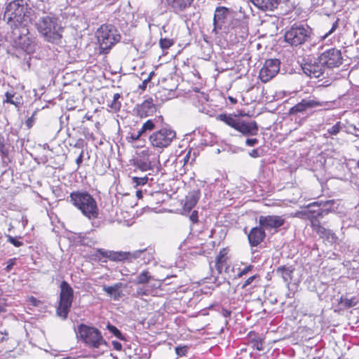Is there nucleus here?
Listing matches in <instances>:
<instances>
[{
    "label": "nucleus",
    "mask_w": 359,
    "mask_h": 359,
    "mask_svg": "<svg viewBox=\"0 0 359 359\" xmlns=\"http://www.w3.org/2000/svg\"><path fill=\"white\" fill-rule=\"evenodd\" d=\"M31 8L24 0H15L10 2L6 7L3 20L13 29L27 25L30 21Z\"/></svg>",
    "instance_id": "obj_1"
},
{
    "label": "nucleus",
    "mask_w": 359,
    "mask_h": 359,
    "mask_svg": "<svg viewBox=\"0 0 359 359\" xmlns=\"http://www.w3.org/2000/svg\"><path fill=\"white\" fill-rule=\"evenodd\" d=\"M36 27L48 42L58 43L62 37L63 27L58 18L55 17L46 15L40 18L36 23Z\"/></svg>",
    "instance_id": "obj_2"
},
{
    "label": "nucleus",
    "mask_w": 359,
    "mask_h": 359,
    "mask_svg": "<svg viewBox=\"0 0 359 359\" xmlns=\"http://www.w3.org/2000/svg\"><path fill=\"white\" fill-rule=\"evenodd\" d=\"M70 202L88 219L98 216V208L95 198L87 191H74L69 196Z\"/></svg>",
    "instance_id": "obj_3"
},
{
    "label": "nucleus",
    "mask_w": 359,
    "mask_h": 359,
    "mask_svg": "<svg viewBox=\"0 0 359 359\" xmlns=\"http://www.w3.org/2000/svg\"><path fill=\"white\" fill-rule=\"evenodd\" d=\"M13 46L22 50L28 54L35 50V38L30 34L27 25L14 27L10 36Z\"/></svg>",
    "instance_id": "obj_4"
},
{
    "label": "nucleus",
    "mask_w": 359,
    "mask_h": 359,
    "mask_svg": "<svg viewBox=\"0 0 359 359\" xmlns=\"http://www.w3.org/2000/svg\"><path fill=\"white\" fill-rule=\"evenodd\" d=\"M330 106V102L320 100L314 95L303 98L289 109V115L295 117H302V121H305L311 114V110L318 107L325 109Z\"/></svg>",
    "instance_id": "obj_5"
},
{
    "label": "nucleus",
    "mask_w": 359,
    "mask_h": 359,
    "mask_svg": "<svg viewBox=\"0 0 359 359\" xmlns=\"http://www.w3.org/2000/svg\"><path fill=\"white\" fill-rule=\"evenodd\" d=\"M217 119L223 121L229 126L234 128L243 136L250 137L258 134L259 126L255 121H245L231 114H221L217 116Z\"/></svg>",
    "instance_id": "obj_6"
},
{
    "label": "nucleus",
    "mask_w": 359,
    "mask_h": 359,
    "mask_svg": "<svg viewBox=\"0 0 359 359\" xmlns=\"http://www.w3.org/2000/svg\"><path fill=\"white\" fill-rule=\"evenodd\" d=\"M100 52L107 53L121 40L118 30L112 25H103L97 31Z\"/></svg>",
    "instance_id": "obj_7"
},
{
    "label": "nucleus",
    "mask_w": 359,
    "mask_h": 359,
    "mask_svg": "<svg viewBox=\"0 0 359 359\" xmlns=\"http://www.w3.org/2000/svg\"><path fill=\"white\" fill-rule=\"evenodd\" d=\"M78 334L81 341L90 348L108 347V344L103 338L101 332L94 327L81 324L78 327Z\"/></svg>",
    "instance_id": "obj_8"
},
{
    "label": "nucleus",
    "mask_w": 359,
    "mask_h": 359,
    "mask_svg": "<svg viewBox=\"0 0 359 359\" xmlns=\"http://www.w3.org/2000/svg\"><path fill=\"white\" fill-rule=\"evenodd\" d=\"M175 139L176 132L168 125L156 129L149 137L151 145L158 151L168 147Z\"/></svg>",
    "instance_id": "obj_9"
},
{
    "label": "nucleus",
    "mask_w": 359,
    "mask_h": 359,
    "mask_svg": "<svg viewBox=\"0 0 359 359\" xmlns=\"http://www.w3.org/2000/svg\"><path fill=\"white\" fill-rule=\"evenodd\" d=\"M59 304L56 309V314L62 320L67 318L74 299V290L65 280L60 283Z\"/></svg>",
    "instance_id": "obj_10"
},
{
    "label": "nucleus",
    "mask_w": 359,
    "mask_h": 359,
    "mask_svg": "<svg viewBox=\"0 0 359 359\" xmlns=\"http://www.w3.org/2000/svg\"><path fill=\"white\" fill-rule=\"evenodd\" d=\"M241 9V8L239 13H233L224 30L232 32L238 37L245 39L248 34V18Z\"/></svg>",
    "instance_id": "obj_11"
},
{
    "label": "nucleus",
    "mask_w": 359,
    "mask_h": 359,
    "mask_svg": "<svg viewBox=\"0 0 359 359\" xmlns=\"http://www.w3.org/2000/svg\"><path fill=\"white\" fill-rule=\"evenodd\" d=\"M311 34V29L309 27L294 25L285 32L284 38L290 46H298L309 41Z\"/></svg>",
    "instance_id": "obj_12"
},
{
    "label": "nucleus",
    "mask_w": 359,
    "mask_h": 359,
    "mask_svg": "<svg viewBox=\"0 0 359 359\" xmlns=\"http://www.w3.org/2000/svg\"><path fill=\"white\" fill-rule=\"evenodd\" d=\"M133 165L135 167V172H137V170L142 172L151 171L153 174V172H158L159 170L158 167L156 165L155 160L151 158V154L147 150L141 151L133 159Z\"/></svg>",
    "instance_id": "obj_13"
},
{
    "label": "nucleus",
    "mask_w": 359,
    "mask_h": 359,
    "mask_svg": "<svg viewBox=\"0 0 359 359\" xmlns=\"http://www.w3.org/2000/svg\"><path fill=\"white\" fill-rule=\"evenodd\" d=\"M318 60L321 62L325 67L329 69L339 67L343 63L341 50L335 48H330L322 53L318 57Z\"/></svg>",
    "instance_id": "obj_14"
},
{
    "label": "nucleus",
    "mask_w": 359,
    "mask_h": 359,
    "mask_svg": "<svg viewBox=\"0 0 359 359\" xmlns=\"http://www.w3.org/2000/svg\"><path fill=\"white\" fill-rule=\"evenodd\" d=\"M280 62L278 59L266 60L259 71V78L264 83L272 79L280 71Z\"/></svg>",
    "instance_id": "obj_15"
},
{
    "label": "nucleus",
    "mask_w": 359,
    "mask_h": 359,
    "mask_svg": "<svg viewBox=\"0 0 359 359\" xmlns=\"http://www.w3.org/2000/svg\"><path fill=\"white\" fill-rule=\"evenodd\" d=\"M233 13H231L229 9L225 7H218L216 8L214 18L213 25L214 28L212 32H217V29H224L226 25H227L231 15Z\"/></svg>",
    "instance_id": "obj_16"
},
{
    "label": "nucleus",
    "mask_w": 359,
    "mask_h": 359,
    "mask_svg": "<svg viewBox=\"0 0 359 359\" xmlns=\"http://www.w3.org/2000/svg\"><path fill=\"white\" fill-rule=\"evenodd\" d=\"M285 222V219L283 216L273 215L266 216L262 215L259 217V224L266 231L277 229L282 226Z\"/></svg>",
    "instance_id": "obj_17"
},
{
    "label": "nucleus",
    "mask_w": 359,
    "mask_h": 359,
    "mask_svg": "<svg viewBox=\"0 0 359 359\" xmlns=\"http://www.w3.org/2000/svg\"><path fill=\"white\" fill-rule=\"evenodd\" d=\"M302 69L305 74L310 78L318 79L323 76L325 71V66L318 60L313 62H306L302 65Z\"/></svg>",
    "instance_id": "obj_18"
},
{
    "label": "nucleus",
    "mask_w": 359,
    "mask_h": 359,
    "mask_svg": "<svg viewBox=\"0 0 359 359\" xmlns=\"http://www.w3.org/2000/svg\"><path fill=\"white\" fill-rule=\"evenodd\" d=\"M137 115L141 118L151 116L156 111V106L154 104L153 99L145 100L142 104L136 106Z\"/></svg>",
    "instance_id": "obj_19"
},
{
    "label": "nucleus",
    "mask_w": 359,
    "mask_h": 359,
    "mask_svg": "<svg viewBox=\"0 0 359 359\" xmlns=\"http://www.w3.org/2000/svg\"><path fill=\"white\" fill-rule=\"evenodd\" d=\"M266 236L265 230L260 225L253 227L248 235L249 243L251 246L256 247L260 244Z\"/></svg>",
    "instance_id": "obj_20"
},
{
    "label": "nucleus",
    "mask_w": 359,
    "mask_h": 359,
    "mask_svg": "<svg viewBox=\"0 0 359 359\" xmlns=\"http://www.w3.org/2000/svg\"><path fill=\"white\" fill-rule=\"evenodd\" d=\"M126 285L123 283L118 282L113 285H103L102 290L105 292L113 300L118 301L123 297V293L121 288L126 287Z\"/></svg>",
    "instance_id": "obj_21"
},
{
    "label": "nucleus",
    "mask_w": 359,
    "mask_h": 359,
    "mask_svg": "<svg viewBox=\"0 0 359 359\" xmlns=\"http://www.w3.org/2000/svg\"><path fill=\"white\" fill-rule=\"evenodd\" d=\"M97 252L103 257L108 258L111 261L119 262L130 259V252L107 251L102 248L97 249Z\"/></svg>",
    "instance_id": "obj_22"
},
{
    "label": "nucleus",
    "mask_w": 359,
    "mask_h": 359,
    "mask_svg": "<svg viewBox=\"0 0 359 359\" xmlns=\"http://www.w3.org/2000/svg\"><path fill=\"white\" fill-rule=\"evenodd\" d=\"M200 191L194 190L188 194L185 198V201L183 205V211L184 213H189L193 208L197 204L200 198Z\"/></svg>",
    "instance_id": "obj_23"
},
{
    "label": "nucleus",
    "mask_w": 359,
    "mask_h": 359,
    "mask_svg": "<svg viewBox=\"0 0 359 359\" xmlns=\"http://www.w3.org/2000/svg\"><path fill=\"white\" fill-rule=\"evenodd\" d=\"M313 231H315L320 238L326 239L328 242H335L337 237L335 233L330 229H327L323 226L320 222L317 224H313L311 226Z\"/></svg>",
    "instance_id": "obj_24"
},
{
    "label": "nucleus",
    "mask_w": 359,
    "mask_h": 359,
    "mask_svg": "<svg viewBox=\"0 0 359 359\" xmlns=\"http://www.w3.org/2000/svg\"><path fill=\"white\" fill-rule=\"evenodd\" d=\"M194 0H166L169 8L174 13H179L189 8Z\"/></svg>",
    "instance_id": "obj_25"
},
{
    "label": "nucleus",
    "mask_w": 359,
    "mask_h": 359,
    "mask_svg": "<svg viewBox=\"0 0 359 359\" xmlns=\"http://www.w3.org/2000/svg\"><path fill=\"white\" fill-rule=\"evenodd\" d=\"M154 250L152 248H145L143 250H135L130 252V259L140 258L144 264H149L154 259Z\"/></svg>",
    "instance_id": "obj_26"
},
{
    "label": "nucleus",
    "mask_w": 359,
    "mask_h": 359,
    "mask_svg": "<svg viewBox=\"0 0 359 359\" xmlns=\"http://www.w3.org/2000/svg\"><path fill=\"white\" fill-rule=\"evenodd\" d=\"M259 9L268 11L277 8L280 0H250Z\"/></svg>",
    "instance_id": "obj_27"
},
{
    "label": "nucleus",
    "mask_w": 359,
    "mask_h": 359,
    "mask_svg": "<svg viewBox=\"0 0 359 359\" xmlns=\"http://www.w3.org/2000/svg\"><path fill=\"white\" fill-rule=\"evenodd\" d=\"M294 269L292 266H280L278 267L275 273L278 276H280L283 278V282L287 285H289L292 279V273Z\"/></svg>",
    "instance_id": "obj_28"
},
{
    "label": "nucleus",
    "mask_w": 359,
    "mask_h": 359,
    "mask_svg": "<svg viewBox=\"0 0 359 359\" xmlns=\"http://www.w3.org/2000/svg\"><path fill=\"white\" fill-rule=\"evenodd\" d=\"M248 343L253 349L264 350V339L257 333L250 332L248 337Z\"/></svg>",
    "instance_id": "obj_29"
},
{
    "label": "nucleus",
    "mask_w": 359,
    "mask_h": 359,
    "mask_svg": "<svg viewBox=\"0 0 359 359\" xmlns=\"http://www.w3.org/2000/svg\"><path fill=\"white\" fill-rule=\"evenodd\" d=\"M308 212L310 215V222L311 226L313 224H317L319 222L318 218L323 217L320 213V208L318 206V201H315L313 203H309L307 205Z\"/></svg>",
    "instance_id": "obj_30"
},
{
    "label": "nucleus",
    "mask_w": 359,
    "mask_h": 359,
    "mask_svg": "<svg viewBox=\"0 0 359 359\" xmlns=\"http://www.w3.org/2000/svg\"><path fill=\"white\" fill-rule=\"evenodd\" d=\"M6 100L4 102L13 104L16 107H20L23 104L22 96L15 93L6 92L5 93Z\"/></svg>",
    "instance_id": "obj_31"
},
{
    "label": "nucleus",
    "mask_w": 359,
    "mask_h": 359,
    "mask_svg": "<svg viewBox=\"0 0 359 359\" xmlns=\"http://www.w3.org/2000/svg\"><path fill=\"white\" fill-rule=\"evenodd\" d=\"M318 206L320 208V213L323 217L334 210V205L336 203L334 200H320Z\"/></svg>",
    "instance_id": "obj_32"
},
{
    "label": "nucleus",
    "mask_w": 359,
    "mask_h": 359,
    "mask_svg": "<svg viewBox=\"0 0 359 359\" xmlns=\"http://www.w3.org/2000/svg\"><path fill=\"white\" fill-rule=\"evenodd\" d=\"M344 128L345 126L343 123H341L340 121H337L334 125L327 130V134L325 135L326 137H332L333 136H335L340 132L343 131Z\"/></svg>",
    "instance_id": "obj_33"
},
{
    "label": "nucleus",
    "mask_w": 359,
    "mask_h": 359,
    "mask_svg": "<svg viewBox=\"0 0 359 359\" xmlns=\"http://www.w3.org/2000/svg\"><path fill=\"white\" fill-rule=\"evenodd\" d=\"M153 277L150 275L148 271H143L134 279L133 283L135 284L143 285L149 283Z\"/></svg>",
    "instance_id": "obj_34"
},
{
    "label": "nucleus",
    "mask_w": 359,
    "mask_h": 359,
    "mask_svg": "<svg viewBox=\"0 0 359 359\" xmlns=\"http://www.w3.org/2000/svg\"><path fill=\"white\" fill-rule=\"evenodd\" d=\"M153 175L151 172H149L148 175L141 177H133L132 182L135 184V187L142 186L146 184L149 180L153 181V178H149V176Z\"/></svg>",
    "instance_id": "obj_35"
},
{
    "label": "nucleus",
    "mask_w": 359,
    "mask_h": 359,
    "mask_svg": "<svg viewBox=\"0 0 359 359\" xmlns=\"http://www.w3.org/2000/svg\"><path fill=\"white\" fill-rule=\"evenodd\" d=\"M154 129H157L156 128V123L154 120L149 119L142 126V128L140 129V133H142V135L145 134L147 131H151Z\"/></svg>",
    "instance_id": "obj_36"
},
{
    "label": "nucleus",
    "mask_w": 359,
    "mask_h": 359,
    "mask_svg": "<svg viewBox=\"0 0 359 359\" xmlns=\"http://www.w3.org/2000/svg\"><path fill=\"white\" fill-rule=\"evenodd\" d=\"M226 257L224 255L219 253V255L216 258L215 262V267L219 273H221L224 267V264L226 263Z\"/></svg>",
    "instance_id": "obj_37"
},
{
    "label": "nucleus",
    "mask_w": 359,
    "mask_h": 359,
    "mask_svg": "<svg viewBox=\"0 0 359 359\" xmlns=\"http://www.w3.org/2000/svg\"><path fill=\"white\" fill-rule=\"evenodd\" d=\"M107 329L118 339H119L121 340L125 339V337L123 335V334L121 333V332L114 325H112L109 323L107 325Z\"/></svg>",
    "instance_id": "obj_38"
},
{
    "label": "nucleus",
    "mask_w": 359,
    "mask_h": 359,
    "mask_svg": "<svg viewBox=\"0 0 359 359\" xmlns=\"http://www.w3.org/2000/svg\"><path fill=\"white\" fill-rule=\"evenodd\" d=\"M341 303L343 304L345 307L351 308V307L356 306V304H358V301L355 297H353L351 299H347V298L343 299L341 297Z\"/></svg>",
    "instance_id": "obj_39"
},
{
    "label": "nucleus",
    "mask_w": 359,
    "mask_h": 359,
    "mask_svg": "<svg viewBox=\"0 0 359 359\" xmlns=\"http://www.w3.org/2000/svg\"><path fill=\"white\" fill-rule=\"evenodd\" d=\"M173 43L172 39L167 38L161 39L159 41L160 46L163 50L169 48Z\"/></svg>",
    "instance_id": "obj_40"
},
{
    "label": "nucleus",
    "mask_w": 359,
    "mask_h": 359,
    "mask_svg": "<svg viewBox=\"0 0 359 359\" xmlns=\"http://www.w3.org/2000/svg\"><path fill=\"white\" fill-rule=\"evenodd\" d=\"M7 241L15 247L19 248L23 245V243L18 241L16 238L11 236V235L6 234Z\"/></svg>",
    "instance_id": "obj_41"
},
{
    "label": "nucleus",
    "mask_w": 359,
    "mask_h": 359,
    "mask_svg": "<svg viewBox=\"0 0 359 359\" xmlns=\"http://www.w3.org/2000/svg\"><path fill=\"white\" fill-rule=\"evenodd\" d=\"M339 19L337 18L334 22H333L332 25V27L331 29L327 32L325 34V35L323 36H322V39L324 40L325 39H326L327 37H328L330 35H331L332 33H334L336 29L338 28L339 27Z\"/></svg>",
    "instance_id": "obj_42"
},
{
    "label": "nucleus",
    "mask_w": 359,
    "mask_h": 359,
    "mask_svg": "<svg viewBox=\"0 0 359 359\" xmlns=\"http://www.w3.org/2000/svg\"><path fill=\"white\" fill-rule=\"evenodd\" d=\"M120 98L118 93H115L113 96V102L111 104V107L114 109H119L121 107V103L118 101Z\"/></svg>",
    "instance_id": "obj_43"
},
{
    "label": "nucleus",
    "mask_w": 359,
    "mask_h": 359,
    "mask_svg": "<svg viewBox=\"0 0 359 359\" xmlns=\"http://www.w3.org/2000/svg\"><path fill=\"white\" fill-rule=\"evenodd\" d=\"M0 153L4 156L8 155V149L6 148L4 139L1 135H0Z\"/></svg>",
    "instance_id": "obj_44"
},
{
    "label": "nucleus",
    "mask_w": 359,
    "mask_h": 359,
    "mask_svg": "<svg viewBox=\"0 0 359 359\" xmlns=\"http://www.w3.org/2000/svg\"><path fill=\"white\" fill-rule=\"evenodd\" d=\"M254 266L252 265H248L245 266L244 269H241L240 272L238 273L237 276L238 278H241L243 276L248 273L250 271H251L253 269Z\"/></svg>",
    "instance_id": "obj_45"
},
{
    "label": "nucleus",
    "mask_w": 359,
    "mask_h": 359,
    "mask_svg": "<svg viewBox=\"0 0 359 359\" xmlns=\"http://www.w3.org/2000/svg\"><path fill=\"white\" fill-rule=\"evenodd\" d=\"M71 147H74V148L81 149H83L84 145V140L82 138H79L74 143H69Z\"/></svg>",
    "instance_id": "obj_46"
},
{
    "label": "nucleus",
    "mask_w": 359,
    "mask_h": 359,
    "mask_svg": "<svg viewBox=\"0 0 359 359\" xmlns=\"http://www.w3.org/2000/svg\"><path fill=\"white\" fill-rule=\"evenodd\" d=\"M188 348L187 346H177L175 348V352L179 356L185 355L187 352Z\"/></svg>",
    "instance_id": "obj_47"
},
{
    "label": "nucleus",
    "mask_w": 359,
    "mask_h": 359,
    "mask_svg": "<svg viewBox=\"0 0 359 359\" xmlns=\"http://www.w3.org/2000/svg\"><path fill=\"white\" fill-rule=\"evenodd\" d=\"M310 215H309L307 208L304 210H302V211H300V212H298L296 213L297 217H298L299 218H302V219H307L309 220H310Z\"/></svg>",
    "instance_id": "obj_48"
},
{
    "label": "nucleus",
    "mask_w": 359,
    "mask_h": 359,
    "mask_svg": "<svg viewBox=\"0 0 359 359\" xmlns=\"http://www.w3.org/2000/svg\"><path fill=\"white\" fill-rule=\"evenodd\" d=\"M259 276L257 275H254L250 277H249L243 284L241 288L245 289L247 286L250 285L256 278H257Z\"/></svg>",
    "instance_id": "obj_49"
},
{
    "label": "nucleus",
    "mask_w": 359,
    "mask_h": 359,
    "mask_svg": "<svg viewBox=\"0 0 359 359\" xmlns=\"http://www.w3.org/2000/svg\"><path fill=\"white\" fill-rule=\"evenodd\" d=\"M259 143V140L257 138H247L245 140V144L248 147H254Z\"/></svg>",
    "instance_id": "obj_50"
},
{
    "label": "nucleus",
    "mask_w": 359,
    "mask_h": 359,
    "mask_svg": "<svg viewBox=\"0 0 359 359\" xmlns=\"http://www.w3.org/2000/svg\"><path fill=\"white\" fill-rule=\"evenodd\" d=\"M189 219L192 223H197L198 222V214L197 210L192 211L191 214L189 216Z\"/></svg>",
    "instance_id": "obj_51"
},
{
    "label": "nucleus",
    "mask_w": 359,
    "mask_h": 359,
    "mask_svg": "<svg viewBox=\"0 0 359 359\" xmlns=\"http://www.w3.org/2000/svg\"><path fill=\"white\" fill-rule=\"evenodd\" d=\"M15 260H16V259L13 258V259H10L8 261V264L5 268V270L6 272L11 271V270L13 269V266L15 264Z\"/></svg>",
    "instance_id": "obj_52"
},
{
    "label": "nucleus",
    "mask_w": 359,
    "mask_h": 359,
    "mask_svg": "<svg viewBox=\"0 0 359 359\" xmlns=\"http://www.w3.org/2000/svg\"><path fill=\"white\" fill-rule=\"evenodd\" d=\"M83 150L82 149L79 155V156L77 157V158L76 159V163L77 165V168L76 169H79V167L81 166L82 162H83Z\"/></svg>",
    "instance_id": "obj_53"
},
{
    "label": "nucleus",
    "mask_w": 359,
    "mask_h": 359,
    "mask_svg": "<svg viewBox=\"0 0 359 359\" xmlns=\"http://www.w3.org/2000/svg\"><path fill=\"white\" fill-rule=\"evenodd\" d=\"M142 135V133H140L139 130L137 133H131L130 138L132 139L133 140H140Z\"/></svg>",
    "instance_id": "obj_54"
},
{
    "label": "nucleus",
    "mask_w": 359,
    "mask_h": 359,
    "mask_svg": "<svg viewBox=\"0 0 359 359\" xmlns=\"http://www.w3.org/2000/svg\"><path fill=\"white\" fill-rule=\"evenodd\" d=\"M249 155L252 158H258L261 156L259 151V149H252L251 151L249 152Z\"/></svg>",
    "instance_id": "obj_55"
},
{
    "label": "nucleus",
    "mask_w": 359,
    "mask_h": 359,
    "mask_svg": "<svg viewBox=\"0 0 359 359\" xmlns=\"http://www.w3.org/2000/svg\"><path fill=\"white\" fill-rule=\"evenodd\" d=\"M113 348L116 351H121L122 349V345L117 341H113L111 342Z\"/></svg>",
    "instance_id": "obj_56"
},
{
    "label": "nucleus",
    "mask_w": 359,
    "mask_h": 359,
    "mask_svg": "<svg viewBox=\"0 0 359 359\" xmlns=\"http://www.w3.org/2000/svg\"><path fill=\"white\" fill-rule=\"evenodd\" d=\"M221 313L224 318H229L231 316V311L226 309L222 308Z\"/></svg>",
    "instance_id": "obj_57"
},
{
    "label": "nucleus",
    "mask_w": 359,
    "mask_h": 359,
    "mask_svg": "<svg viewBox=\"0 0 359 359\" xmlns=\"http://www.w3.org/2000/svg\"><path fill=\"white\" fill-rule=\"evenodd\" d=\"M150 81V77H148L147 79L144 80L142 83L139 86V88L142 90H144L147 88L148 82Z\"/></svg>",
    "instance_id": "obj_58"
},
{
    "label": "nucleus",
    "mask_w": 359,
    "mask_h": 359,
    "mask_svg": "<svg viewBox=\"0 0 359 359\" xmlns=\"http://www.w3.org/2000/svg\"><path fill=\"white\" fill-rule=\"evenodd\" d=\"M6 304L5 302H0V313H5L6 310Z\"/></svg>",
    "instance_id": "obj_59"
},
{
    "label": "nucleus",
    "mask_w": 359,
    "mask_h": 359,
    "mask_svg": "<svg viewBox=\"0 0 359 359\" xmlns=\"http://www.w3.org/2000/svg\"><path fill=\"white\" fill-rule=\"evenodd\" d=\"M190 157H191V151H189L188 153L185 155V156L184 158V164H186L189 162Z\"/></svg>",
    "instance_id": "obj_60"
},
{
    "label": "nucleus",
    "mask_w": 359,
    "mask_h": 359,
    "mask_svg": "<svg viewBox=\"0 0 359 359\" xmlns=\"http://www.w3.org/2000/svg\"><path fill=\"white\" fill-rule=\"evenodd\" d=\"M147 293L142 288H140L137 290V295L141 296V295H146Z\"/></svg>",
    "instance_id": "obj_61"
},
{
    "label": "nucleus",
    "mask_w": 359,
    "mask_h": 359,
    "mask_svg": "<svg viewBox=\"0 0 359 359\" xmlns=\"http://www.w3.org/2000/svg\"><path fill=\"white\" fill-rule=\"evenodd\" d=\"M26 124H27V126L29 128L32 127V118H28V119L27 120V121H26Z\"/></svg>",
    "instance_id": "obj_62"
},
{
    "label": "nucleus",
    "mask_w": 359,
    "mask_h": 359,
    "mask_svg": "<svg viewBox=\"0 0 359 359\" xmlns=\"http://www.w3.org/2000/svg\"><path fill=\"white\" fill-rule=\"evenodd\" d=\"M229 101L232 103V104H236L237 103V100L233 97H229Z\"/></svg>",
    "instance_id": "obj_63"
},
{
    "label": "nucleus",
    "mask_w": 359,
    "mask_h": 359,
    "mask_svg": "<svg viewBox=\"0 0 359 359\" xmlns=\"http://www.w3.org/2000/svg\"><path fill=\"white\" fill-rule=\"evenodd\" d=\"M136 196H137L139 198H142V192L141 191H137L136 192Z\"/></svg>",
    "instance_id": "obj_64"
}]
</instances>
